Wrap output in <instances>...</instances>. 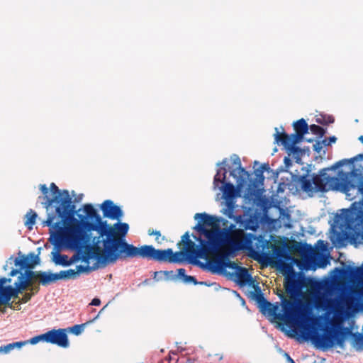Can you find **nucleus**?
I'll return each mask as SVG.
<instances>
[{"instance_id": "nucleus-1", "label": "nucleus", "mask_w": 363, "mask_h": 363, "mask_svg": "<svg viewBox=\"0 0 363 363\" xmlns=\"http://www.w3.org/2000/svg\"><path fill=\"white\" fill-rule=\"evenodd\" d=\"M83 212L84 215H78L82 228H72V237L65 238L68 240V245H83L91 241L93 245H99L102 242L103 249L106 252L116 255L120 260L126 259L132 244L115 238L116 228L108 224L106 220H102L92 204H84Z\"/></svg>"}, {"instance_id": "nucleus-2", "label": "nucleus", "mask_w": 363, "mask_h": 363, "mask_svg": "<svg viewBox=\"0 0 363 363\" xmlns=\"http://www.w3.org/2000/svg\"><path fill=\"white\" fill-rule=\"evenodd\" d=\"M283 267L290 271L284 277V287L290 299H286L283 293L278 294L281 299L283 314L277 313L279 310V303H272L264 296L258 284L253 285L255 291L251 292V297L257 304L259 311L263 315L273 316L279 320L286 317L292 319L298 315V308L301 304V298L303 296V290L306 286L308 278L301 272H296L291 264H284Z\"/></svg>"}, {"instance_id": "nucleus-3", "label": "nucleus", "mask_w": 363, "mask_h": 363, "mask_svg": "<svg viewBox=\"0 0 363 363\" xmlns=\"http://www.w3.org/2000/svg\"><path fill=\"white\" fill-rule=\"evenodd\" d=\"M304 173L302 175H293V182L299 184L303 191L311 192H326L330 190H336L344 193L348 200L350 201L347 184H345L346 177L338 175L339 177H330L327 174L328 171L335 170L333 165L330 167L323 168L319 170L318 174H310L311 165L307 164L301 169Z\"/></svg>"}, {"instance_id": "nucleus-4", "label": "nucleus", "mask_w": 363, "mask_h": 363, "mask_svg": "<svg viewBox=\"0 0 363 363\" xmlns=\"http://www.w3.org/2000/svg\"><path fill=\"white\" fill-rule=\"evenodd\" d=\"M193 229L204 235L207 239L203 240L192 235L193 238L199 242L198 253L201 259H207L208 253L217 252L221 247L225 245H230L229 255L240 250V245L230 239L228 233L225 230H221L218 227L213 229H207L200 224L196 225Z\"/></svg>"}, {"instance_id": "nucleus-5", "label": "nucleus", "mask_w": 363, "mask_h": 363, "mask_svg": "<svg viewBox=\"0 0 363 363\" xmlns=\"http://www.w3.org/2000/svg\"><path fill=\"white\" fill-rule=\"evenodd\" d=\"M345 164H352L350 172L339 171L338 175L346 177L350 201L355 199L363 194V154H359L350 159H342L333 165V169H338Z\"/></svg>"}, {"instance_id": "nucleus-6", "label": "nucleus", "mask_w": 363, "mask_h": 363, "mask_svg": "<svg viewBox=\"0 0 363 363\" xmlns=\"http://www.w3.org/2000/svg\"><path fill=\"white\" fill-rule=\"evenodd\" d=\"M227 162V159H224L221 162L217 164L218 166L222 165L223 167L217 170L213 179V186L214 189L219 188L222 191L223 198H235L240 194L244 186L247 184L248 178L238 176L236 170L232 169L230 170V176L235 179L236 186L230 182H227V169L225 168Z\"/></svg>"}, {"instance_id": "nucleus-7", "label": "nucleus", "mask_w": 363, "mask_h": 363, "mask_svg": "<svg viewBox=\"0 0 363 363\" xmlns=\"http://www.w3.org/2000/svg\"><path fill=\"white\" fill-rule=\"evenodd\" d=\"M354 333L352 327L344 326L342 322L332 324V329L326 330L324 335H317L313 339V342L323 350L338 346L345 349V341L351 337Z\"/></svg>"}, {"instance_id": "nucleus-8", "label": "nucleus", "mask_w": 363, "mask_h": 363, "mask_svg": "<svg viewBox=\"0 0 363 363\" xmlns=\"http://www.w3.org/2000/svg\"><path fill=\"white\" fill-rule=\"evenodd\" d=\"M63 197H59V196H55L51 199H48L47 202H43L42 203L49 210V208L52 207L54 203L58 204L55 207V213L59 218L63 220V222L67 224H72L75 228H81L80 219H77L74 216L81 215L78 213L81 211L76 209V206L72 203V198L69 196L67 190L62 191Z\"/></svg>"}, {"instance_id": "nucleus-9", "label": "nucleus", "mask_w": 363, "mask_h": 363, "mask_svg": "<svg viewBox=\"0 0 363 363\" xmlns=\"http://www.w3.org/2000/svg\"><path fill=\"white\" fill-rule=\"evenodd\" d=\"M172 255L173 250L171 248L160 250L155 249L152 245H145L140 247H137L132 245L127 258L140 257L160 262L170 263V257Z\"/></svg>"}, {"instance_id": "nucleus-10", "label": "nucleus", "mask_w": 363, "mask_h": 363, "mask_svg": "<svg viewBox=\"0 0 363 363\" xmlns=\"http://www.w3.org/2000/svg\"><path fill=\"white\" fill-rule=\"evenodd\" d=\"M72 237V230H70V235H64L57 233H53V238L50 239V242L54 245L53 251L51 252L52 261L56 265H60L62 267H68V256L66 255H62L59 252L60 250L64 247L69 249H77L82 247V244H76L73 247L68 245V240L65 238Z\"/></svg>"}, {"instance_id": "nucleus-11", "label": "nucleus", "mask_w": 363, "mask_h": 363, "mask_svg": "<svg viewBox=\"0 0 363 363\" xmlns=\"http://www.w3.org/2000/svg\"><path fill=\"white\" fill-rule=\"evenodd\" d=\"M362 199L359 202H354L350 208L342 210V213L338 216L349 230L354 228L363 223V194H359Z\"/></svg>"}, {"instance_id": "nucleus-12", "label": "nucleus", "mask_w": 363, "mask_h": 363, "mask_svg": "<svg viewBox=\"0 0 363 363\" xmlns=\"http://www.w3.org/2000/svg\"><path fill=\"white\" fill-rule=\"evenodd\" d=\"M81 260L85 262L87 265L89 264L91 259H95L97 263L101 264L103 267L108 264H114L119 258L110 252H106L104 249H101L99 245H93L87 251H82L80 250Z\"/></svg>"}, {"instance_id": "nucleus-13", "label": "nucleus", "mask_w": 363, "mask_h": 363, "mask_svg": "<svg viewBox=\"0 0 363 363\" xmlns=\"http://www.w3.org/2000/svg\"><path fill=\"white\" fill-rule=\"evenodd\" d=\"M268 242V240L261 235L257 236L252 233H247L238 244L240 250H248L250 252V256L257 260L262 255V251L267 247Z\"/></svg>"}, {"instance_id": "nucleus-14", "label": "nucleus", "mask_w": 363, "mask_h": 363, "mask_svg": "<svg viewBox=\"0 0 363 363\" xmlns=\"http://www.w3.org/2000/svg\"><path fill=\"white\" fill-rule=\"evenodd\" d=\"M235 254V252L229 255L228 252L227 254L218 257L215 260L207 261L204 264L206 267H204L203 269L213 273L224 272L226 268L235 269V272L238 271V268L241 267L238 265L236 263L230 261L228 258L229 256H234Z\"/></svg>"}, {"instance_id": "nucleus-15", "label": "nucleus", "mask_w": 363, "mask_h": 363, "mask_svg": "<svg viewBox=\"0 0 363 363\" xmlns=\"http://www.w3.org/2000/svg\"><path fill=\"white\" fill-rule=\"evenodd\" d=\"M255 179H251L250 177L247 180V186L245 191L244 198L245 200L248 202L255 201L259 196V192L257 187L262 186L264 181V176L263 170L259 167L255 169Z\"/></svg>"}, {"instance_id": "nucleus-16", "label": "nucleus", "mask_w": 363, "mask_h": 363, "mask_svg": "<svg viewBox=\"0 0 363 363\" xmlns=\"http://www.w3.org/2000/svg\"><path fill=\"white\" fill-rule=\"evenodd\" d=\"M201 259L199 256L198 252H194L192 250H186L183 248L182 250L176 252H173V255L170 257V263H182L186 261L189 264L194 266L199 267L203 269L206 267L205 263L199 260Z\"/></svg>"}, {"instance_id": "nucleus-17", "label": "nucleus", "mask_w": 363, "mask_h": 363, "mask_svg": "<svg viewBox=\"0 0 363 363\" xmlns=\"http://www.w3.org/2000/svg\"><path fill=\"white\" fill-rule=\"evenodd\" d=\"M40 257L38 255H35L34 252H30L26 256L22 255L21 259L15 258L13 259V264L15 267H19V269H13L9 273L10 277H14L21 271L27 268H34V266L40 263Z\"/></svg>"}, {"instance_id": "nucleus-18", "label": "nucleus", "mask_w": 363, "mask_h": 363, "mask_svg": "<svg viewBox=\"0 0 363 363\" xmlns=\"http://www.w3.org/2000/svg\"><path fill=\"white\" fill-rule=\"evenodd\" d=\"M46 342L67 348L69 345L67 329H52L45 333Z\"/></svg>"}, {"instance_id": "nucleus-19", "label": "nucleus", "mask_w": 363, "mask_h": 363, "mask_svg": "<svg viewBox=\"0 0 363 363\" xmlns=\"http://www.w3.org/2000/svg\"><path fill=\"white\" fill-rule=\"evenodd\" d=\"M333 276L336 279H357L363 277V263L361 267H350L346 268L335 267L332 272Z\"/></svg>"}, {"instance_id": "nucleus-20", "label": "nucleus", "mask_w": 363, "mask_h": 363, "mask_svg": "<svg viewBox=\"0 0 363 363\" xmlns=\"http://www.w3.org/2000/svg\"><path fill=\"white\" fill-rule=\"evenodd\" d=\"M303 136L304 135L298 133H292L290 135L285 132L280 133L277 128H275L274 134L275 143L283 146L296 145L303 138Z\"/></svg>"}, {"instance_id": "nucleus-21", "label": "nucleus", "mask_w": 363, "mask_h": 363, "mask_svg": "<svg viewBox=\"0 0 363 363\" xmlns=\"http://www.w3.org/2000/svg\"><path fill=\"white\" fill-rule=\"evenodd\" d=\"M105 218L119 220L123 215L121 207L116 205L111 200H106L100 206Z\"/></svg>"}, {"instance_id": "nucleus-22", "label": "nucleus", "mask_w": 363, "mask_h": 363, "mask_svg": "<svg viewBox=\"0 0 363 363\" xmlns=\"http://www.w3.org/2000/svg\"><path fill=\"white\" fill-rule=\"evenodd\" d=\"M259 222L260 216L257 213L251 214L247 218H242V216H238L237 218V223H238L239 227L242 230H256L259 227Z\"/></svg>"}, {"instance_id": "nucleus-23", "label": "nucleus", "mask_w": 363, "mask_h": 363, "mask_svg": "<svg viewBox=\"0 0 363 363\" xmlns=\"http://www.w3.org/2000/svg\"><path fill=\"white\" fill-rule=\"evenodd\" d=\"M194 219L198 220V223L196 225H202L203 227H212L216 228L218 227L219 223L220 222V218L208 215L206 213H197L194 215Z\"/></svg>"}, {"instance_id": "nucleus-24", "label": "nucleus", "mask_w": 363, "mask_h": 363, "mask_svg": "<svg viewBox=\"0 0 363 363\" xmlns=\"http://www.w3.org/2000/svg\"><path fill=\"white\" fill-rule=\"evenodd\" d=\"M19 294L21 293L15 286H6L3 291H0V306L6 305L11 308L12 303H10L11 299L12 298H18Z\"/></svg>"}, {"instance_id": "nucleus-25", "label": "nucleus", "mask_w": 363, "mask_h": 363, "mask_svg": "<svg viewBox=\"0 0 363 363\" xmlns=\"http://www.w3.org/2000/svg\"><path fill=\"white\" fill-rule=\"evenodd\" d=\"M232 275H235L237 278L236 282L240 286H245L246 284H254V280L248 270L245 267H239L238 271L235 272Z\"/></svg>"}, {"instance_id": "nucleus-26", "label": "nucleus", "mask_w": 363, "mask_h": 363, "mask_svg": "<svg viewBox=\"0 0 363 363\" xmlns=\"http://www.w3.org/2000/svg\"><path fill=\"white\" fill-rule=\"evenodd\" d=\"M57 281H58L57 273L41 271L39 274V284L43 286H48Z\"/></svg>"}, {"instance_id": "nucleus-27", "label": "nucleus", "mask_w": 363, "mask_h": 363, "mask_svg": "<svg viewBox=\"0 0 363 363\" xmlns=\"http://www.w3.org/2000/svg\"><path fill=\"white\" fill-rule=\"evenodd\" d=\"M286 150L288 152L289 156L293 155L297 163H300L301 162V157L304 154V149H302L296 145H289L284 146Z\"/></svg>"}, {"instance_id": "nucleus-28", "label": "nucleus", "mask_w": 363, "mask_h": 363, "mask_svg": "<svg viewBox=\"0 0 363 363\" xmlns=\"http://www.w3.org/2000/svg\"><path fill=\"white\" fill-rule=\"evenodd\" d=\"M116 228V234H114L115 238L118 239H122L124 242H126L125 240V236L128 233L129 230V225L126 223H116L113 226Z\"/></svg>"}, {"instance_id": "nucleus-29", "label": "nucleus", "mask_w": 363, "mask_h": 363, "mask_svg": "<svg viewBox=\"0 0 363 363\" xmlns=\"http://www.w3.org/2000/svg\"><path fill=\"white\" fill-rule=\"evenodd\" d=\"M231 159L233 160V164L236 167L235 169L236 170L238 176H242V177L249 178L250 174L245 168L242 167L240 157L237 155H233L231 157Z\"/></svg>"}, {"instance_id": "nucleus-30", "label": "nucleus", "mask_w": 363, "mask_h": 363, "mask_svg": "<svg viewBox=\"0 0 363 363\" xmlns=\"http://www.w3.org/2000/svg\"><path fill=\"white\" fill-rule=\"evenodd\" d=\"M180 243H183L184 245V247L186 248V250H192L196 252L199 250V245H196V243L190 239V235L189 232H186L182 236V240L178 245H180Z\"/></svg>"}, {"instance_id": "nucleus-31", "label": "nucleus", "mask_w": 363, "mask_h": 363, "mask_svg": "<svg viewBox=\"0 0 363 363\" xmlns=\"http://www.w3.org/2000/svg\"><path fill=\"white\" fill-rule=\"evenodd\" d=\"M63 226H66L69 228V234L68 235H70V230L73 228H75L74 226H73L72 224H67V223H65L63 222V220L61 219L60 221H57L56 223H53L52 222V225H51L50 227V240L53 238V233H60V231L62 230L63 229Z\"/></svg>"}, {"instance_id": "nucleus-32", "label": "nucleus", "mask_w": 363, "mask_h": 363, "mask_svg": "<svg viewBox=\"0 0 363 363\" xmlns=\"http://www.w3.org/2000/svg\"><path fill=\"white\" fill-rule=\"evenodd\" d=\"M33 269V268L25 269L24 272H22L21 271V273H18L19 276L21 277V279H24L30 284H32V279L33 278L39 279V274L41 272V271H33L32 270Z\"/></svg>"}, {"instance_id": "nucleus-33", "label": "nucleus", "mask_w": 363, "mask_h": 363, "mask_svg": "<svg viewBox=\"0 0 363 363\" xmlns=\"http://www.w3.org/2000/svg\"><path fill=\"white\" fill-rule=\"evenodd\" d=\"M177 277L185 284H199V281L194 277L186 274V270L184 268H180L177 270Z\"/></svg>"}, {"instance_id": "nucleus-34", "label": "nucleus", "mask_w": 363, "mask_h": 363, "mask_svg": "<svg viewBox=\"0 0 363 363\" xmlns=\"http://www.w3.org/2000/svg\"><path fill=\"white\" fill-rule=\"evenodd\" d=\"M296 133L305 135L308 132V125L303 118H301L293 123Z\"/></svg>"}, {"instance_id": "nucleus-35", "label": "nucleus", "mask_w": 363, "mask_h": 363, "mask_svg": "<svg viewBox=\"0 0 363 363\" xmlns=\"http://www.w3.org/2000/svg\"><path fill=\"white\" fill-rule=\"evenodd\" d=\"M37 216V213L32 209L26 214L24 224L29 230L33 228V226L35 223Z\"/></svg>"}, {"instance_id": "nucleus-36", "label": "nucleus", "mask_w": 363, "mask_h": 363, "mask_svg": "<svg viewBox=\"0 0 363 363\" xmlns=\"http://www.w3.org/2000/svg\"><path fill=\"white\" fill-rule=\"evenodd\" d=\"M58 280L74 279L77 277V272L74 269L62 270L57 273Z\"/></svg>"}, {"instance_id": "nucleus-37", "label": "nucleus", "mask_w": 363, "mask_h": 363, "mask_svg": "<svg viewBox=\"0 0 363 363\" xmlns=\"http://www.w3.org/2000/svg\"><path fill=\"white\" fill-rule=\"evenodd\" d=\"M164 274V279L166 281H176L179 277L177 275L174 274L173 271H159L155 272L154 279H155L157 281H159L161 279L160 277H157L159 275Z\"/></svg>"}, {"instance_id": "nucleus-38", "label": "nucleus", "mask_w": 363, "mask_h": 363, "mask_svg": "<svg viewBox=\"0 0 363 363\" xmlns=\"http://www.w3.org/2000/svg\"><path fill=\"white\" fill-rule=\"evenodd\" d=\"M225 201L227 208L225 209V214L229 218H233V210L235 208V198H223Z\"/></svg>"}, {"instance_id": "nucleus-39", "label": "nucleus", "mask_w": 363, "mask_h": 363, "mask_svg": "<svg viewBox=\"0 0 363 363\" xmlns=\"http://www.w3.org/2000/svg\"><path fill=\"white\" fill-rule=\"evenodd\" d=\"M30 285L31 284L24 279H21L20 276H18V280L14 283V286L17 288L21 294L23 292V291L29 288Z\"/></svg>"}, {"instance_id": "nucleus-40", "label": "nucleus", "mask_w": 363, "mask_h": 363, "mask_svg": "<svg viewBox=\"0 0 363 363\" xmlns=\"http://www.w3.org/2000/svg\"><path fill=\"white\" fill-rule=\"evenodd\" d=\"M309 128L313 134L318 135L320 138L325 133V130L323 128L315 124L311 125Z\"/></svg>"}, {"instance_id": "nucleus-41", "label": "nucleus", "mask_w": 363, "mask_h": 363, "mask_svg": "<svg viewBox=\"0 0 363 363\" xmlns=\"http://www.w3.org/2000/svg\"><path fill=\"white\" fill-rule=\"evenodd\" d=\"M88 323H86L87 324ZM86 323L84 324H79V325H74V326L71 327V328H69L68 330L73 334L76 335H80L84 329V326H85Z\"/></svg>"}, {"instance_id": "nucleus-42", "label": "nucleus", "mask_w": 363, "mask_h": 363, "mask_svg": "<svg viewBox=\"0 0 363 363\" xmlns=\"http://www.w3.org/2000/svg\"><path fill=\"white\" fill-rule=\"evenodd\" d=\"M45 337V333H43L40 335H37V336H35V337L30 338L27 342H28V343H30L31 345H35L38 342H39L40 341H44L46 342V338Z\"/></svg>"}, {"instance_id": "nucleus-43", "label": "nucleus", "mask_w": 363, "mask_h": 363, "mask_svg": "<svg viewBox=\"0 0 363 363\" xmlns=\"http://www.w3.org/2000/svg\"><path fill=\"white\" fill-rule=\"evenodd\" d=\"M77 270H75V272H77V277L80 273L83 272H88L92 269H94L95 267H89V265L83 266V265H78L77 266Z\"/></svg>"}, {"instance_id": "nucleus-44", "label": "nucleus", "mask_w": 363, "mask_h": 363, "mask_svg": "<svg viewBox=\"0 0 363 363\" xmlns=\"http://www.w3.org/2000/svg\"><path fill=\"white\" fill-rule=\"evenodd\" d=\"M50 191L53 195V197L57 196H59V197H63L62 191H60L55 183H52L50 184Z\"/></svg>"}, {"instance_id": "nucleus-45", "label": "nucleus", "mask_w": 363, "mask_h": 363, "mask_svg": "<svg viewBox=\"0 0 363 363\" xmlns=\"http://www.w3.org/2000/svg\"><path fill=\"white\" fill-rule=\"evenodd\" d=\"M55 218V215L53 213H48V218L46 220L43 222V225L48 226L50 228L51 225H52V221L54 220Z\"/></svg>"}, {"instance_id": "nucleus-46", "label": "nucleus", "mask_w": 363, "mask_h": 363, "mask_svg": "<svg viewBox=\"0 0 363 363\" xmlns=\"http://www.w3.org/2000/svg\"><path fill=\"white\" fill-rule=\"evenodd\" d=\"M79 260H81L80 250H77V253H75L73 256L71 257L69 259H68L69 266Z\"/></svg>"}, {"instance_id": "nucleus-47", "label": "nucleus", "mask_w": 363, "mask_h": 363, "mask_svg": "<svg viewBox=\"0 0 363 363\" xmlns=\"http://www.w3.org/2000/svg\"><path fill=\"white\" fill-rule=\"evenodd\" d=\"M13 349L14 348H13V344L12 343H9V344H8L6 345H4V346L0 347V353L8 354L11 350H13Z\"/></svg>"}, {"instance_id": "nucleus-48", "label": "nucleus", "mask_w": 363, "mask_h": 363, "mask_svg": "<svg viewBox=\"0 0 363 363\" xmlns=\"http://www.w3.org/2000/svg\"><path fill=\"white\" fill-rule=\"evenodd\" d=\"M11 279L10 278L0 277V291H3L6 286L5 284L11 282Z\"/></svg>"}, {"instance_id": "nucleus-49", "label": "nucleus", "mask_w": 363, "mask_h": 363, "mask_svg": "<svg viewBox=\"0 0 363 363\" xmlns=\"http://www.w3.org/2000/svg\"><path fill=\"white\" fill-rule=\"evenodd\" d=\"M40 189L42 193L44 195L43 199L45 200L44 202H47L48 201V199H50L48 196V187L46 186L45 184H40Z\"/></svg>"}, {"instance_id": "nucleus-50", "label": "nucleus", "mask_w": 363, "mask_h": 363, "mask_svg": "<svg viewBox=\"0 0 363 363\" xmlns=\"http://www.w3.org/2000/svg\"><path fill=\"white\" fill-rule=\"evenodd\" d=\"M336 140H337L336 137L332 136V137H330L328 139L323 140L322 143L324 145L328 146V145H331L333 143H335Z\"/></svg>"}, {"instance_id": "nucleus-51", "label": "nucleus", "mask_w": 363, "mask_h": 363, "mask_svg": "<svg viewBox=\"0 0 363 363\" xmlns=\"http://www.w3.org/2000/svg\"><path fill=\"white\" fill-rule=\"evenodd\" d=\"M345 306H346V303L344 301L337 303L335 304V307L341 311L340 312H339V311H337V312L338 313H340V315H342L344 313V311H345Z\"/></svg>"}, {"instance_id": "nucleus-52", "label": "nucleus", "mask_w": 363, "mask_h": 363, "mask_svg": "<svg viewBox=\"0 0 363 363\" xmlns=\"http://www.w3.org/2000/svg\"><path fill=\"white\" fill-rule=\"evenodd\" d=\"M260 168L262 170H263V172H267V173H273V170L270 168L269 164L268 163H264L261 164Z\"/></svg>"}, {"instance_id": "nucleus-53", "label": "nucleus", "mask_w": 363, "mask_h": 363, "mask_svg": "<svg viewBox=\"0 0 363 363\" xmlns=\"http://www.w3.org/2000/svg\"><path fill=\"white\" fill-rule=\"evenodd\" d=\"M33 296V293L25 294L21 300V303H27L28 301H29L30 300V298H32Z\"/></svg>"}, {"instance_id": "nucleus-54", "label": "nucleus", "mask_w": 363, "mask_h": 363, "mask_svg": "<svg viewBox=\"0 0 363 363\" xmlns=\"http://www.w3.org/2000/svg\"><path fill=\"white\" fill-rule=\"evenodd\" d=\"M322 145H323L322 143V141H316L315 143L313 145V150L319 153L323 148Z\"/></svg>"}, {"instance_id": "nucleus-55", "label": "nucleus", "mask_w": 363, "mask_h": 363, "mask_svg": "<svg viewBox=\"0 0 363 363\" xmlns=\"http://www.w3.org/2000/svg\"><path fill=\"white\" fill-rule=\"evenodd\" d=\"M28 343L27 341H21V342H12L13 348H21L22 346L26 345Z\"/></svg>"}, {"instance_id": "nucleus-56", "label": "nucleus", "mask_w": 363, "mask_h": 363, "mask_svg": "<svg viewBox=\"0 0 363 363\" xmlns=\"http://www.w3.org/2000/svg\"><path fill=\"white\" fill-rule=\"evenodd\" d=\"M284 163L285 164V167L286 168H289L291 165H292V161L289 158V156L288 155L287 157H285L284 159Z\"/></svg>"}, {"instance_id": "nucleus-57", "label": "nucleus", "mask_w": 363, "mask_h": 363, "mask_svg": "<svg viewBox=\"0 0 363 363\" xmlns=\"http://www.w3.org/2000/svg\"><path fill=\"white\" fill-rule=\"evenodd\" d=\"M29 289L33 293V295L38 293L40 290V286L38 285L32 286V284L29 286Z\"/></svg>"}, {"instance_id": "nucleus-58", "label": "nucleus", "mask_w": 363, "mask_h": 363, "mask_svg": "<svg viewBox=\"0 0 363 363\" xmlns=\"http://www.w3.org/2000/svg\"><path fill=\"white\" fill-rule=\"evenodd\" d=\"M148 235H156L157 236L156 240H157L158 237H160L161 235L160 231L150 230V229L148 230Z\"/></svg>"}, {"instance_id": "nucleus-59", "label": "nucleus", "mask_w": 363, "mask_h": 363, "mask_svg": "<svg viewBox=\"0 0 363 363\" xmlns=\"http://www.w3.org/2000/svg\"><path fill=\"white\" fill-rule=\"evenodd\" d=\"M13 257L11 256L7 261L6 264L4 266V271L7 270V268L9 267V264L12 265L13 262Z\"/></svg>"}, {"instance_id": "nucleus-60", "label": "nucleus", "mask_w": 363, "mask_h": 363, "mask_svg": "<svg viewBox=\"0 0 363 363\" xmlns=\"http://www.w3.org/2000/svg\"><path fill=\"white\" fill-rule=\"evenodd\" d=\"M90 304H91V305H92V306H99V305L101 304V301H100V299H99V298H94L91 301V303H90Z\"/></svg>"}, {"instance_id": "nucleus-61", "label": "nucleus", "mask_w": 363, "mask_h": 363, "mask_svg": "<svg viewBox=\"0 0 363 363\" xmlns=\"http://www.w3.org/2000/svg\"><path fill=\"white\" fill-rule=\"evenodd\" d=\"M334 119L332 117L328 118V121L327 122H323L320 119H317V122L320 124H328L330 123H333Z\"/></svg>"}, {"instance_id": "nucleus-62", "label": "nucleus", "mask_w": 363, "mask_h": 363, "mask_svg": "<svg viewBox=\"0 0 363 363\" xmlns=\"http://www.w3.org/2000/svg\"><path fill=\"white\" fill-rule=\"evenodd\" d=\"M357 296L358 300L363 299V290L358 291L357 292Z\"/></svg>"}, {"instance_id": "nucleus-63", "label": "nucleus", "mask_w": 363, "mask_h": 363, "mask_svg": "<svg viewBox=\"0 0 363 363\" xmlns=\"http://www.w3.org/2000/svg\"><path fill=\"white\" fill-rule=\"evenodd\" d=\"M286 259L287 260H290L291 262L293 263V264L295 263V262H296V259L292 256H291L290 255H287Z\"/></svg>"}, {"instance_id": "nucleus-64", "label": "nucleus", "mask_w": 363, "mask_h": 363, "mask_svg": "<svg viewBox=\"0 0 363 363\" xmlns=\"http://www.w3.org/2000/svg\"><path fill=\"white\" fill-rule=\"evenodd\" d=\"M285 356L289 363H295L294 359L287 353H285Z\"/></svg>"}]
</instances>
